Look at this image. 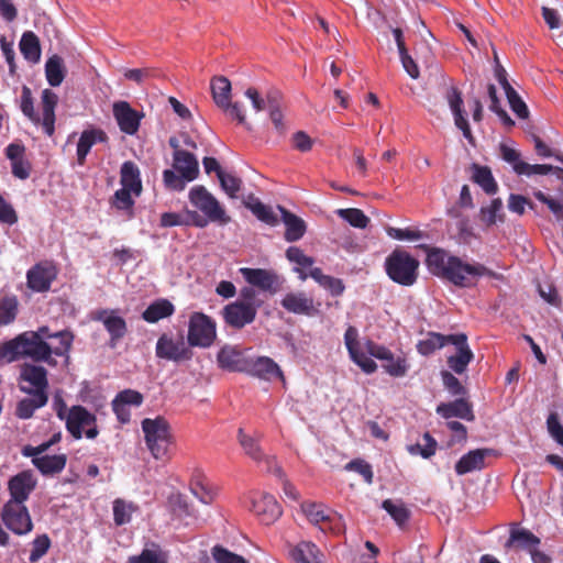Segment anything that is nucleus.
Wrapping results in <instances>:
<instances>
[{
  "label": "nucleus",
  "instance_id": "obj_1",
  "mask_svg": "<svg viewBox=\"0 0 563 563\" xmlns=\"http://www.w3.org/2000/svg\"><path fill=\"white\" fill-rule=\"evenodd\" d=\"M426 265L428 271L457 287H471L489 271L482 264H470L439 247H428Z\"/></svg>",
  "mask_w": 563,
  "mask_h": 563
},
{
  "label": "nucleus",
  "instance_id": "obj_2",
  "mask_svg": "<svg viewBox=\"0 0 563 563\" xmlns=\"http://www.w3.org/2000/svg\"><path fill=\"white\" fill-rule=\"evenodd\" d=\"M189 201L203 214L202 217L197 211H186L187 217L191 219V224L197 228H205L209 222L225 225L231 221L224 207L201 185L194 186L189 190Z\"/></svg>",
  "mask_w": 563,
  "mask_h": 563
},
{
  "label": "nucleus",
  "instance_id": "obj_3",
  "mask_svg": "<svg viewBox=\"0 0 563 563\" xmlns=\"http://www.w3.org/2000/svg\"><path fill=\"white\" fill-rule=\"evenodd\" d=\"M1 354L8 357L10 362L21 357H30L34 362H43L52 367L57 365V361L51 357L49 343L40 340L33 331L23 332L5 342L1 347Z\"/></svg>",
  "mask_w": 563,
  "mask_h": 563
},
{
  "label": "nucleus",
  "instance_id": "obj_4",
  "mask_svg": "<svg viewBox=\"0 0 563 563\" xmlns=\"http://www.w3.org/2000/svg\"><path fill=\"white\" fill-rule=\"evenodd\" d=\"M58 103V96L51 89H44L41 96L42 114L34 110L31 89L23 86L21 92V111L34 124L41 125L47 136H53L55 132V108Z\"/></svg>",
  "mask_w": 563,
  "mask_h": 563
},
{
  "label": "nucleus",
  "instance_id": "obj_5",
  "mask_svg": "<svg viewBox=\"0 0 563 563\" xmlns=\"http://www.w3.org/2000/svg\"><path fill=\"white\" fill-rule=\"evenodd\" d=\"M145 444L155 460H169L173 434L164 417L145 418L141 422Z\"/></svg>",
  "mask_w": 563,
  "mask_h": 563
},
{
  "label": "nucleus",
  "instance_id": "obj_6",
  "mask_svg": "<svg viewBox=\"0 0 563 563\" xmlns=\"http://www.w3.org/2000/svg\"><path fill=\"white\" fill-rule=\"evenodd\" d=\"M173 169L163 172V181L167 189L181 191L187 183L195 180L199 175L197 157L188 151L173 154Z\"/></svg>",
  "mask_w": 563,
  "mask_h": 563
},
{
  "label": "nucleus",
  "instance_id": "obj_7",
  "mask_svg": "<svg viewBox=\"0 0 563 563\" xmlns=\"http://www.w3.org/2000/svg\"><path fill=\"white\" fill-rule=\"evenodd\" d=\"M419 261L401 249H395L385 260L387 276L401 286H412L419 275Z\"/></svg>",
  "mask_w": 563,
  "mask_h": 563
},
{
  "label": "nucleus",
  "instance_id": "obj_8",
  "mask_svg": "<svg viewBox=\"0 0 563 563\" xmlns=\"http://www.w3.org/2000/svg\"><path fill=\"white\" fill-rule=\"evenodd\" d=\"M301 510L308 521L318 527L323 533L341 536L345 532V523L341 515L323 504L305 501Z\"/></svg>",
  "mask_w": 563,
  "mask_h": 563
},
{
  "label": "nucleus",
  "instance_id": "obj_9",
  "mask_svg": "<svg viewBox=\"0 0 563 563\" xmlns=\"http://www.w3.org/2000/svg\"><path fill=\"white\" fill-rule=\"evenodd\" d=\"M155 355L161 360L181 363L190 361L194 357V351L183 331L164 332L156 342Z\"/></svg>",
  "mask_w": 563,
  "mask_h": 563
},
{
  "label": "nucleus",
  "instance_id": "obj_10",
  "mask_svg": "<svg viewBox=\"0 0 563 563\" xmlns=\"http://www.w3.org/2000/svg\"><path fill=\"white\" fill-rule=\"evenodd\" d=\"M216 339V321L203 312H192L189 317L187 333V340L191 347H210Z\"/></svg>",
  "mask_w": 563,
  "mask_h": 563
},
{
  "label": "nucleus",
  "instance_id": "obj_11",
  "mask_svg": "<svg viewBox=\"0 0 563 563\" xmlns=\"http://www.w3.org/2000/svg\"><path fill=\"white\" fill-rule=\"evenodd\" d=\"M65 422L67 431L77 440L81 439L84 434L88 439H95L99 434L96 416L84 406L70 407Z\"/></svg>",
  "mask_w": 563,
  "mask_h": 563
},
{
  "label": "nucleus",
  "instance_id": "obj_12",
  "mask_svg": "<svg viewBox=\"0 0 563 563\" xmlns=\"http://www.w3.org/2000/svg\"><path fill=\"white\" fill-rule=\"evenodd\" d=\"M0 518L5 528L16 536H25L33 530V521L24 504L5 501Z\"/></svg>",
  "mask_w": 563,
  "mask_h": 563
},
{
  "label": "nucleus",
  "instance_id": "obj_13",
  "mask_svg": "<svg viewBox=\"0 0 563 563\" xmlns=\"http://www.w3.org/2000/svg\"><path fill=\"white\" fill-rule=\"evenodd\" d=\"M367 351L372 357L383 362L382 367L391 377H404L407 375L410 364L404 353L394 354L384 345L369 343Z\"/></svg>",
  "mask_w": 563,
  "mask_h": 563
},
{
  "label": "nucleus",
  "instance_id": "obj_14",
  "mask_svg": "<svg viewBox=\"0 0 563 563\" xmlns=\"http://www.w3.org/2000/svg\"><path fill=\"white\" fill-rule=\"evenodd\" d=\"M91 320L101 322L109 333L108 345L111 349L117 347L118 343L126 335V321L119 316L117 309H98L91 312Z\"/></svg>",
  "mask_w": 563,
  "mask_h": 563
},
{
  "label": "nucleus",
  "instance_id": "obj_15",
  "mask_svg": "<svg viewBox=\"0 0 563 563\" xmlns=\"http://www.w3.org/2000/svg\"><path fill=\"white\" fill-rule=\"evenodd\" d=\"M238 441L242 446L244 453L255 462H263L266 464V471L273 473L279 478H284L285 474L282 467L277 464L275 457L266 456L258 440L250 434H246L242 428L238 431Z\"/></svg>",
  "mask_w": 563,
  "mask_h": 563
},
{
  "label": "nucleus",
  "instance_id": "obj_16",
  "mask_svg": "<svg viewBox=\"0 0 563 563\" xmlns=\"http://www.w3.org/2000/svg\"><path fill=\"white\" fill-rule=\"evenodd\" d=\"M57 274L58 271L53 262H40L26 272V285L35 292L48 291Z\"/></svg>",
  "mask_w": 563,
  "mask_h": 563
},
{
  "label": "nucleus",
  "instance_id": "obj_17",
  "mask_svg": "<svg viewBox=\"0 0 563 563\" xmlns=\"http://www.w3.org/2000/svg\"><path fill=\"white\" fill-rule=\"evenodd\" d=\"M251 511L264 525H272L282 516V507L275 496L268 493H254L251 497Z\"/></svg>",
  "mask_w": 563,
  "mask_h": 563
},
{
  "label": "nucleus",
  "instance_id": "obj_18",
  "mask_svg": "<svg viewBox=\"0 0 563 563\" xmlns=\"http://www.w3.org/2000/svg\"><path fill=\"white\" fill-rule=\"evenodd\" d=\"M449 344L455 347V354L448 356L446 363L454 373L461 375L473 361L474 354L468 346L466 334H449Z\"/></svg>",
  "mask_w": 563,
  "mask_h": 563
},
{
  "label": "nucleus",
  "instance_id": "obj_19",
  "mask_svg": "<svg viewBox=\"0 0 563 563\" xmlns=\"http://www.w3.org/2000/svg\"><path fill=\"white\" fill-rule=\"evenodd\" d=\"M37 484L32 471H22L12 476L8 482L10 498L8 503L24 504L29 499Z\"/></svg>",
  "mask_w": 563,
  "mask_h": 563
},
{
  "label": "nucleus",
  "instance_id": "obj_20",
  "mask_svg": "<svg viewBox=\"0 0 563 563\" xmlns=\"http://www.w3.org/2000/svg\"><path fill=\"white\" fill-rule=\"evenodd\" d=\"M245 282L253 287H257L262 291L276 294L280 283L278 275L269 269L242 267L239 271Z\"/></svg>",
  "mask_w": 563,
  "mask_h": 563
},
{
  "label": "nucleus",
  "instance_id": "obj_21",
  "mask_svg": "<svg viewBox=\"0 0 563 563\" xmlns=\"http://www.w3.org/2000/svg\"><path fill=\"white\" fill-rule=\"evenodd\" d=\"M445 100L453 114L454 124L463 133V136L471 143H474V137L466 118V112L463 108L464 101L462 92L454 86L450 87L445 92Z\"/></svg>",
  "mask_w": 563,
  "mask_h": 563
},
{
  "label": "nucleus",
  "instance_id": "obj_22",
  "mask_svg": "<svg viewBox=\"0 0 563 563\" xmlns=\"http://www.w3.org/2000/svg\"><path fill=\"white\" fill-rule=\"evenodd\" d=\"M113 117L123 133L134 135L140 129L143 113L133 109L126 101H117L113 103Z\"/></svg>",
  "mask_w": 563,
  "mask_h": 563
},
{
  "label": "nucleus",
  "instance_id": "obj_23",
  "mask_svg": "<svg viewBox=\"0 0 563 563\" xmlns=\"http://www.w3.org/2000/svg\"><path fill=\"white\" fill-rule=\"evenodd\" d=\"M257 311L254 307L244 305L242 302H231L222 309V317L224 322L233 329H242L251 324L256 318Z\"/></svg>",
  "mask_w": 563,
  "mask_h": 563
},
{
  "label": "nucleus",
  "instance_id": "obj_24",
  "mask_svg": "<svg viewBox=\"0 0 563 563\" xmlns=\"http://www.w3.org/2000/svg\"><path fill=\"white\" fill-rule=\"evenodd\" d=\"M243 373L264 380L284 378L278 364L267 356L249 357Z\"/></svg>",
  "mask_w": 563,
  "mask_h": 563
},
{
  "label": "nucleus",
  "instance_id": "obj_25",
  "mask_svg": "<svg viewBox=\"0 0 563 563\" xmlns=\"http://www.w3.org/2000/svg\"><path fill=\"white\" fill-rule=\"evenodd\" d=\"M25 151L22 142H13L5 147V156L11 162L12 175L21 180L27 179L32 170L31 163L25 158Z\"/></svg>",
  "mask_w": 563,
  "mask_h": 563
},
{
  "label": "nucleus",
  "instance_id": "obj_26",
  "mask_svg": "<svg viewBox=\"0 0 563 563\" xmlns=\"http://www.w3.org/2000/svg\"><path fill=\"white\" fill-rule=\"evenodd\" d=\"M247 358L244 351L236 345L227 344L217 354L218 366L228 372L243 373Z\"/></svg>",
  "mask_w": 563,
  "mask_h": 563
},
{
  "label": "nucleus",
  "instance_id": "obj_27",
  "mask_svg": "<svg viewBox=\"0 0 563 563\" xmlns=\"http://www.w3.org/2000/svg\"><path fill=\"white\" fill-rule=\"evenodd\" d=\"M20 390L29 397L22 398L18 401L15 407V416L19 419H30L33 417L34 412L46 406L48 401V395L42 393H31V388L26 387V385H20Z\"/></svg>",
  "mask_w": 563,
  "mask_h": 563
},
{
  "label": "nucleus",
  "instance_id": "obj_28",
  "mask_svg": "<svg viewBox=\"0 0 563 563\" xmlns=\"http://www.w3.org/2000/svg\"><path fill=\"white\" fill-rule=\"evenodd\" d=\"M20 378L27 383L31 393H42L48 395L47 371L40 365L25 364L21 368Z\"/></svg>",
  "mask_w": 563,
  "mask_h": 563
},
{
  "label": "nucleus",
  "instance_id": "obj_29",
  "mask_svg": "<svg viewBox=\"0 0 563 563\" xmlns=\"http://www.w3.org/2000/svg\"><path fill=\"white\" fill-rule=\"evenodd\" d=\"M494 454L493 449H476L464 454L455 464V473L465 475L485 467V459Z\"/></svg>",
  "mask_w": 563,
  "mask_h": 563
},
{
  "label": "nucleus",
  "instance_id": "obj_30",
  "mask_svg": "<svg viewBox=\"0 0 563 563\" xmlns=\"http://www.w3.org/2000/svg\"><path fill=\"white\" fill-rule=\"evenodd\" d=\"M282 307L296 314L313 316L316 312L313 299L305 292H288L280 301Z\"/></svg>",
  "mask_w": 563,
  "mask_h": 563
},
{
  "label": "nucleus",
  "instance_id": "obj_31",
  "mask_svg": "<svg viewBox=\"0 0 563 563\" xmlns=\"http://www.w3.org/2000/svg\"><path fill=\"white\" fill-rule=\"evenodd\" d=\"M437 413L444 419L453 417L473 421L475 419L472 405L464 398H459L450 402H441L437 407Z\"/></svg>",
  "mask_w": 563,
  "mask_h": 563
},
{
  "label": "nucleus",
  "instance_id": "obj_32",
  "mask_svg": "<svg viewBox=\"0 0 563 563\" xmlns=\"http://www.w3.org/2000/svg\"><path fill=\"white\" fill-rule=\"evenodd\" d=\"M107 141L108 136L101 129L85 130L77 143L78 164L82 166L86 163V157L95 144L104 143Z\"/></svg>",
  "mask_w": 563,
  "mask_h": 563
},
{
  "label": "nucleus",
  "instance_id": "obj_33",
  "mask_svg": "<svg viewBox=\"0 0 563 563\" xmlns=\"http://www.w3.org/2000/svg\"><path fill=\"white\" fill-rule=\"evenodd\" d=\"M296 272L300 273V278L305 280L308 276L314 279L322 288L330 291L332 296H341L344 292L345 286L340 278L332 277L323 274L319 267L311 268L309 274H305L299 268H295Z\"/></svg>",
  "mask_w": 563,
  "mask_h": 563
},
{
  "label": "nucleus",
  "instance_id": "obj_34",
  "mask_svg": "<svg viewBox=\"0 0 563 563\" xmlns=\"http://www.w3.org/2000/svg\"><path fill=\"white\" fill-rule=\"evenodd\" d=\"M121 186L133 191L135 197L142 192V179L139 166L132 162L126 161L121 165L120 169Z\"/></svg>",
  "mask_w": 563,
  "mask_h": 563
},
{
  "label": "nucleus",
  "instance_id": "obj_35",
  "mask_svg": "<svg viewBox=\"0 0 563 563\" xmlns=\"http://www.w3.org/2000/svg\"><path fill=\"white\" fill-rule=\"evenodd\" d=\"M67 456L65 454L43 455L32 460V464L44 476H54L59 474L66 466Z\"/></svg>",
  "mask_w": 563,
  "mask_h": 563
},
{
  "label": "nucleus",
  "instance_id": "obj_36",
  "mask_svg": "<svg viewBox=\"0 0 563 563\" xmlns=\"http://www.w3.org/2000/svg\"><path fill=\"white\" fill-rule=\"evenodd\" d=\"M291 555L297 563H324L323 553L310 541L299 542L291 551Z\"/></svg>",
  "mask_w": 563,
  "mask_h": 563
},
{
  "label": "nucleus",
  "instance_id": "obj_37",
  "mask_svg": "<svg viewBox=\"0 0 563 563\" xmlns=\"http://www.w3.org/2000/svg\"><path fill=\"white\" fill-rule=\"evenodd\" d=\"M175 312V306L165 298L153 301L142 313V318L148 323L158 322Z\"/></svg>",
  "mask_w": 563,
  "mask_h": 563
},
{
  "label": "nucleus",
  "instance_id": "obj_38",
  "mask_svg": "<svg viewBox=\"0 0 563 563\" xmlns=\"http://www.w3.org/2000/svg\"><path fill=\"white\" fill-rule=\"evenodd\" d=\"M279 209L282 211L283 221L286 227L285 240L287 242H296L300 240L306 232L305 221L284 208Z\"/></svg>",
  "mask_w": 563,
  "mask_h": 563
},
{
  "label": "nucleus",
  "instance_id": "obj_39",
  "mask_svg": "<svg viewBox=\"0 0 563 563\" xmlns=\"http://www.w3.org/2000/svg\"><path fill=\"white\" fill-rule=\"evenodd\" d=\"M472 180L481 186V188L488 195H494L498 190L497 183L487 166L472 164Z\"/></svg>",
  "mask_w": 563,
  "mask_h": 563
},
{
  "label": "nucleus",
  "instance_id": "obj_40",
  "mask_svg": "<svg viewBox=\"0 0 563 563\" xmlns=\"http://www.w3.org/2000/svg\"><path fill=\"white\" fill-rule=\"evenodd\" d=\"M450 342L449 334L444 335L438 332H429L423 340L417 343V351L423 356H429L435 351L448 345Z\"/></svg>",
  "mask_w": 563,
  "mask_h": 563
},
{
  "label": "nucleus",
  "instance_id": "obj_41",
  "mask_svg": "<svg viewBox=\"0 0 563 563\" xmlns=\"http://www.w3.org/2000/svg\"><path fill=\"white\" fill-rule=\"evenodd\" d=\"M514 544L530 552L540 544V539L527 529H512L506 548Z\"/></svg>",
  "mask_w": 563,
  "mask_h": 563
},
{
  "label": "nucleus",
  "instance_id": "obj_42",
  "mask_svg": "<svg viewBox=\"0 0 563 563\" xmlns=\"http://www.w3.org/2000/svg\"><path fill=\"white\" fill-rule=\"evenodd\" d=\"M20 51L23 57L31 62L37 63L41 58V46L37 36L31 32H24L20 40Z\"/></svg>",
  "mask_w": 563,
  "mask_h": 563
},
{
  "label": "nucleus",
  "instance_id": "obj_43",
  "mask_svg": "<svg viewBox=\"0 0 563 563\" xmlns=\"http://www.w3.org/2000/svg\"><path fill=\"white\" fill-rule=\"evenodd\" d=\"M19 312V300L15 295L0 296V327L14 322Z\"/></svg>",
  "mask_w": 563,
  "mask_h": 563
},
{
  "label": "nucleus",
  "instance_id": "obj_44",
  "mask_svg": "<svg viewBox=\"0 0 563 563\" xmlns=\"http://www.w3.org/2000/svg\"><path fill=\"white\" fill-rule=\"evenodd\" d=\"M54 340L56 344H49L51 357L53 355L65 357L66 362L69 360V351L73 345L74 334L69 330H62L54 332Z\"/></svg>",
  "mask_w": 563,
  "mask_h": 563
},
{
  "label": "nucleus",
  "instance_id": "obj_45",
  "mask_svg": "<svg viewBox=\"0 0 563 563\" xmlns=\"http://www.w3.org/2000/svg\"><path fill=\"white\" fill-rule=\"evenodd\" d=\"M65 66L63 58L58 55L49 57L45 64V75L52 87L59 86L65 78Z\"/></svg>",
  "mask_w": 563,
  "mask_h": 563
},
{
  "label": "nucleus",
  "instance_id": "obj_46",
  "mask_svg": "<svg viewBox=\"0 0 563 563\" xmlns=\"http://www.w3.org/2000/svg\"><path fill=\"white\" fill-rule=\"evenodd\" d=\"M503 201L500 198L493 199L488 206H483L479 210V220L486 225L492 227L497 221H504Z\"/></svg>",
  "mask_w": 563,
  "mask_h": 563
},
{
  "label": "nucleus",
  "instance_id": "obj_47",
  "mask_svg": "<svg viewBox=\"0 0 563 563\" xmlns=\"http://www.w3.org/2000/svg\"><path fill=\"white\" fill-rule=\"evenodd\" d=\"M212 97L218 107L228 106L231 98V82L225 77H216L211 81Z\"/></svg>",
  "mask_w": 563,
  "mask_h": 563
},
{
  "label": "nucleus",
  "instance_id": "obj_48",
  "mask_svg": "<svg viewBox=\"0 0 563 563\" xmlns=\"http://www.w3.org/2000/svg\"><path fill=\"white\" fill-rule=\"evenodd\" d=\"M245 206L253 212V214L261 221L267 224H275L277 222V218L272 211V209L261 202L257 198L253 196H249L247 201H245Z\"/></svg>",
  "mask_w": 563,
  "mask_h": 563
},
{
  "label": "nucleus",
  "instance_id": "obj_49",
  "mask_svg": "<svg viewBox=\"0 0 563 563\" xmlns=\"http://www.w3.org/2000/svg\"><path fill=\"white\" fill-rule=\"evenodd\" d=\"M437 446L438 443L435 439L429 432H426L422 435L421 442L408 446V452L411 455H420L423 459H430L435 454Z\"/></svg>",
  "mask_w": 563,
  "mask_h": 563
},
{
  "label": "nucleus",
  "instance_id": "obj_50",
  "mask_svg": "<svg viewBox=\"0 0 563 563\" xmlns=\"http://www.w3.org/2000/svg\"><path fill=\"white\" fill-rule=\"evenodd\" d=\"M336 214L357 229H365L369 223V218L357 208L338 209Z\"/></svg>",
  "mask_w": 563,
  "mask_h": 563
},
{
  "label": "nucleus",
  "instance_id": "obj_51",
  "mask_svg": "<svg viewBox=\"0 0 563 563\" xmlns=\"http://www.w3.org/2000/svg\"><path fill=\"white\" fill-rule=\"evenodd\" d=\"M382 507L399 527H404L410 517V511L401 501L395 503L390 499H386L383 501Z\"/></svg>",
  "mask_w": 563,
  "mask_h": 563
},
{
  "label": "nucleus",
  "instance_id": "obj_52",
  "mask_svg": "<svg viewBox=\"0 0 563 563\" xmlns=\"http://www.w3.org/2000/svg\"><path fill=\"white\" fill-rule=\"evenodd\" d=\"M126 563H167V559L159 547L154 544L151 549H143L139 555L130 556Z\"/></svg>",
  "mask_w": 563,
  "mask_h": 563
},
{
  "label": "nucleus",
  "instance_id": "obj_53",
  "mask_svg": "<svg viewBox=\"0 0 563 563\" xmlns=\"http://www.w3.org/2000/svg\"><path fill=\"white\" fill-rule=\"evenodd\" d=\"M134 507L131 503H125L122 499L113 501V520L117 526H123L131 521Z\"/></svg>",
  "mask_w": 563,
  "mask_h": 563
},
{
  "label": "nucleus",
  "instance_id": "obj_54",
  "mask_svg": "<svg viewBox=\"0 0 563 563\" xmlns=\"http://www.w3.org/2000/svg\"><path fill=\"white\" fill-rule=\"evenodd\" d=\"M132 195L133 191L124 187L118 189L111 200L112 207L121 211H130V214H132V209L134 206V199Z\"/></svg>",
  "mask_w": 563,
  "mask_h": 563
},
{
  "label": "nucleus",
  "instance_id": "obj_55",
  "mask_svg": "<svg viewBox=\"0 0 563 563\" xmlns=\"http://www.w3.org/2000/svg\"><path fill=\"white\" fill-rule=\"evenodd\" d=\"M218 179L223 191L230 198H235L242 187L241 178L225 172H219Z\"/></svg>",
  "mask_w": 563,
  "mask_h": 563
},
{
  "label": "nucleus",
  "instance_id": "obj_56",
  "mask_svg": "<svg viewBox=\"0 0 563 563\" xmlns=\"http://www.w3.org/2000/svg\"><path fill=\"white\" fill-rule=\"evenodd\" d=\"M505 93H506L508 103H509L511 110L514 111V113L519 119H522V120L528 119V117H529L528 107L523 102V100L520 98L518 92L512 87H509L508 91Z\"/></svg>",
  "mask_w": 563,
  "mask_h": 563
},
{
  "label": "nucleus",
  "instance_id": "obj_57",
  "mask_svg": "<svg viewBox=\"0 0 563 563\" xmlns=\"http://www.w3.org/2000/svg\"><path fill=\"white\" fill-rule=\"evenodd\" d=\"M51 548V540L47 534L37 536L32 542V550L29 556L31 563L42 559Z\"/></svg>",
  "mask_w": 563,
  "mask_h": 563
},
{
  "label": "nucleus",
  "instance_id": "obj_58",
  "mask_svg": "<svg viewBox=\"0 0 563 563\" xmlns=\"http://www.w3.org/2000/svg\"><path fill=\"white\" fill-rule=\"evenodd\" d=\"M499 153H500V157L506 163L510 164L512 169H514V172L517 175H519V173H520L519 166L523 165V163H525L521 159L520 152L503 143L499 146Z\"/></svg>",
  "mask_w": 563,
  "mask_h": 563
},
{
  "label": "nucleus",
  "instance_id": "obj_59",
  "mask_svg": "<svg viewBox=\"0 0 563 563\" xmlns=\"http://www.w3.org/2000/svg\"><path fill=\"white\" fill-rule=\"evenodd\" d=\"M346 471L358 473L367 484L373 483V470L369 463L362 459L350 461L345 467Z\"/></svg>",
  "mask_w": 563,
  "mask_h": 563
},
{
  "label": "nucleus",
  "instance_id": "obj_60",
  "mask_svg": "<svg viewBox=\"0 0 563 563\" xmlns=\"http://www.w3.org/2000/svg\"><path fill=\"white\" fill-rule=\"evenodd\" d=\"M212 556L217 563H249L243 556L235 554L220 545L212 549Z\"/></svg>",
  "mask_w": 563,
  "mask_h": 563
},
{
  "label": "nucleus",
  "instance_id": "obj_61",
  "mask_svg": "<svg viewBox=\"0 0 563 563\" xmlns=\"http://www.w3.org/2000/svg\"><path fill=\"white\" fill-rule=\"evenodd\" d=\"M286 257L289 262L297 264L301 268L311 267L314 263L313 258L306 255L301 249L297 246H290L286 251Z\"/></svg>",
  "mask_w": 563,
  "mask_h": 563
},
{
  "label": "nucleus",
  "instance_id": "obj_62",
  "mask_svg": "<svg viewBox=\"0 0 563 563\" xmlns=\"http://www.w3.org/2000/svg\"><path fill=\"white\" fill-rule=\"evenodd\" d=\"M387 234L391 239L398 240V241H418L423 239V233L419 230H411V229H399V228H387Z\"/></svg>",
  "mask_w": 563,
  "mask_h": 563
},
{
  "label": "nucleus",
  "instance_id": "obj_63",
  "mask_svg": "<svg viewBox=\"0 0 563 563\" xmlns=\"http://www.w3.org/2000/svg\"><path fill=\"white\" fill-rule=\"evenodd\" d=\"M536 199H538L540 202L548 206V208L551 210V212L556 217V219L562 220L563 219V201H558L549 196H547L542 191H536L534 192Z\"/></svg>",
  "mask_w": 563,
  "mask_h": 563
},
{
  "label": "nucleus",
  "instance_id": "obj_64",
  "mask_svg": "<svg viewBox=\"0 0 563 563\" xmlns=\"http://www.w3.org/2000/svg\"><path fill=\"white\" fill-rule=\"evenodd\" d=\"M547 427L550 435L563 446V426L559 421L558 413L552 412L547 419Z\"/></svg>",
  "mask_w": 563,
  "mask_h": 563
}]
</instances>
